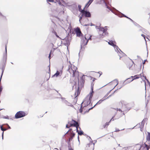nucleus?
<instances>
[{
	"label": "nucleus",
	"instance_id": "obj_1",
	"mask_svg": "<svg viewBox=\"0 0 150 150\" xmlns=\"http://www.w3.org/2000/svg\"><path fill=\"white\" fill-rule=\"evenodd\" d=\"M93 86L94 84L92 82L91 83V92H90V93L86 96L83 102L81 104V108L79 109V111L81 113L85 110V107L88 106L91 103L93 96V93H94L93 91Z\"/></svg>",
	"mask_w": 150,
	"mask_h": 150
},
{
	"label": "nucleus",
	"instance_id": "obj_2",
	"mask_svg": "<svg viewBox=\"0 0 150 150\" xmlns=\"http://www.w3.org/2000/svg\"><path fill=\"white\" fill-rule=\"evenodd\" d=\"M88 42L87 40L86 36H82V38L81 42V50H83L85 49V46L86 45Z\"/></svg>",
	"mask_w": 150,
	"mask_h": 150
},
{
	"label": "nucleus",
	"instance_id": "obj_3",
	"mask_svg": "<svg viewBox=\"0 0 150 150\" xmlns=\"http://www.w3.org/2000/svg\"><path fill=\"white\" fill-rule=\"evenodd\" d=\"M6 54H4L3 56V61L2 63L0 65V69L2 70V76L3 75L4 71L5 69V62L7 59V55H6V46L5 48Z\"/></svg>",
	"mask_w": 150,
	"mask_h": 150
},
{
	"label": "nucleus",
	"instance_id": "obj_4",
	"mask_svg": "<svg viewBox=\"0 0 150 150\" xmlns=\"http://www.w3.org/2000/svg\"><path fill=\"white\" fill-rule=\"evenodd\" d=\"M72 66H69V69L68 71L71 73H73V76L76 77H78L79 76V72L76 70V67H74V69L72 68Z\"/></svg>",
	"mask_w": 150,
	"mask_h": 150
},
{
	"label": "nucleus",
	"instance_id": "obj_5",
	"mask_svg": "<svg viewBox=\"0 0 150 150\" xmlns=\"http://www.w3.org/2000/svg\"><path fill=\"white\" fill-rule=\"evenodd\" d=\"M25 113L22 111H19L15 114V117L16 119H18L25 116Z\"/></svg>",
	"mask_w": 150,
	"mask_h": 150
},
{
	"label": "nucleus",
	"instance_id": "obj_6",
	"mask_svg": "<svg viewBox=\"0 0 150 150\" xmlns=\"http://www.w3.org/2000/svg\"><path fill=\"white\" fill-rule=\"evenodd\" d=\"M68 124H70V127L73 126L74 127H75L76 128V131L78 132V128L79 126L78 122L74 120H72L71 122H68Z\"/></svg>",
	"mask_w": 150,
	"mask_h": 150
},
{
	"label": "nucleus",
	"instance_id": "obj_7",
	"mask_svg": "<svg viewBox=\"0 0 150 150\" xmlns=\"http://www.w3.org/2000/svg\"><path fill=\"white\" fill-rule=\"evenodd\" d=\"M62 42L65 45L68 47L70 44V40H69L68 36L66 37L64 39H62Z\"/></svg>",
	"mask_w": 150,
	"mask_h": 150
},
{
	"label": "nucleus",
	"instance_id": "obj_8",
	"mask_svg": "<svg viewBox=\"0 0 150 150\" xmlns=\"http://www.w3.org/2000/svg\"><path fill=\"white\" fill-rule=\"evenodd\" d=\"M106 99L105 98H103L101 99L93 107L90 108H88L87 110L86 111H84V113L85 114L86 112H89V110H90L92 109L93 108H94L96 105H98L100 104L101 103H102V102L105 100Z\"/></svg>",
	"mask_w": 150,
	"mask_h": 150
},
{
	"label": "nucleus",
	"instance_id": "obj_9",
	"mask_svg": "<svg viewBox=\"0 0 150 150\" xmlns=\"http://www.w3.org/2000/svg\"><path fill=\"white\" fill-rule=\"evenodd\" d=\"M147 120L146 118H144L142 122L141 125L140 124H138L136 126H139L140 128V130L141 131H143V128L144 127V125L145 123V122L147 121Z\"/></svg>",
	"mask_w": 150,
	"mask_h": 150
},
{
	"label": "nucleus",
	"instance_id": "obj_10",
	"mask_svg": "<svg viewBox=\"0 0 150 150\" xmlns=\"http://www.w3.org/2000/svg\"><path fill=\"white\" fill-rule=\"evenodd\" d=\"M108 27V26H105L104 28L102 27H100L98 29L100 31L103 32L104 33H105V34H108V33L107 31Z\"/></svg>",
	"mask_w": 150,
	"mask_h": 150
},
{
	"label": "nucleus",
	"instance_id": "obj_11",
	"mask_svg": "<svg viewBox=\"0 0 150 150\" xmlns=\"http://www.w3.org/2000/svg\"><path fill=\"white\" fill-rule=\"evenodd\" d=\"M62 102L67 106H71L72 107H74V106L70 103L68 102L64 98H61Z\"/></svg>",
	"mask_w": 150,
	"mask_h": 150
},
{
	"label": "nucleus",
	"instance_id": "obj_12",
	"mask_svg": "<svg viewBox=\"0 0 150 150\" xmlns=\"http://www.w3.org/2000/svg\"><path fill=\"white\" fill-rule=\"evenodd\" d=\"M81 13L86 17H90L91 16V14L89 11H85L83 9L81 11Z\"/></svg>",
	"mask_w": 150,
	"mask_h": 150
},
{
	"label": "nucleus",
	"instance_id": "obj_13",
	"mask_svg": "<svg viewBox=\"0 0 150 150\" xmlns=\"http://www.w3.org/2000/svg\"><path fill=\"white\" fill-rule=\"evenodd\" d=\"M108 43L110 45L113 46L114 48L115 51L116 52H117V50H118V47L117 46L114 44L112 40L109 41L108 42Z\"/></svg>",
	"mask_w": 150,
	"mask_h": 150
},
{
	"label": "nucleus",
	"instance_id": "obj_14",
	"mask_svg": "<svg viewBox=\"0 0 150 150\" xmlns=\"http://www.w3.org/2000/svg\"><path fill=\"white\" fill-rule=\"evenodd\" d=\"M116 52L118 54V55L120 57V59L125 54L119 48L118 49V50H117V52Z\"/></svg>",
	"mask_w": 150,
	"mask_h": 150
},
{
	"label": "nucleus",
	"instance_id": "obj_15",
	"mask_svg": "<svg viewBox=\"0 0 150 150\" xmlns=\"http://www.w3.org/2000/svg\"><path fill=\"white\" fill-rule=\"evenodd\" d=\"M62 0H47V1L54 2L55 3H58L59 5H61V1Z\"/></svg>",
	"mask_w": 150,
	"mask_h": 150
},
{
	"label": "nucleus",
	"instance_id": "obj_16",
	"mask_svg": "<svg viewBox=\"0 0 150 150\" xmlns=\"http://www.w3.org/2000/svg\"><path fill=\"white\" fill-rule=\"evenodd\" d=\"M99 38H103L104 37L105 35H108L107 34H105V33H104L103 32L100 31L99 30Z\"/></svg>",
	"mask_w": 150,
	"mask_h": 150
},
{
	"label": "nucleus",
	"instance_id": "obj_17",
	"mask_svg": "<svg viewBox=\"0 0 150 150\" xmlns=\"http://www.w3.org/2000/svg\"><path fill=\"white\" fill-rule=\"evenodd\" d=\"M141 74H140L139 75H135L134 76H131V77L132 78H134V79H132L131 80H130L129 82H131L133 80L137 79H138L140 78V76H141Z\"/></svg>",
	"mask_w": 150,
	"mask_h": 150
},
{
	"label": "nucleus",
	"instance_id": "obj_18",
	"mask_svg": "<svg viewBox=\"0 0 150 150\" xmlns=\"http://www.w3.org/2000/svg\"><path fill=\"white\" fill-rule=\"evenodd\" d=\"M114 81H116V83H117V84L114 87V88L112 90L109 91L107 93L105 96L103 97L104 98H105L108 95V94H109V93L118 84V81L117 79H115L114 80Z\"/></svg>",
	"mask_w": 150,
	"mask_h": 150
},
{
	"label": "nucleus",
	"instance_id": "obj_19",
	"mask_svg": "<svg viewBox=\"0 0 150 150\" xmlns=\"http://www.w3.org/2000/svg\"><path fill=\"white\" fill-rule=\"evenodd\" d=\"M132 79H131L130 78H128L126 80H125V81L123 83V86H124V85L127 84V83H128L130 82H129V81H130V80H131Z\"/></svg>",
	"mask_w": 150,
	"mask_h": 150
},
{
	"label": "nucleus",
	"instance_id": "obj_20",
	"mask_svg": "<svg viewBox=\"0 0 150 150\" xmlns=\"http://www.w3.org/2000/svg\"><path fill=\"white\" fill-rule=\"evenodd\" d=\"M142 146L141 144H137L134 148V150H140Z\"/></svg>",
	"mask_w": 150,
	"mask_h": 150
},
{
	"label": "nucleus",
	"instance_id": "obj_21",
	"mask_svg": "<svg viewBox=\"0 0 150 150\" xmlns=\"http://www.w3.org/2000/svg\"><path fill=\"white\" fill-rule=\"evenodd\" d=\"M0 19L4 21H6V17L3 15L1 12H0Z\"/></svg>",
	"mask_w": 150,
	"mask_h": 150
},
{
	"label": "nucleus",
	"instance_id": "obj_22",
	"mask_svg": "<svg viewBox=\"0 0 150 150\" xmlns=\"http://www.w3.org/2000/svg\"><path fill=\"white\" fill-rule=\"evenodd\" d=\"M77 36L78 37H80L81 36V33L79 28L77 29L76 30Z\"/></svg>",
	"mask_w": 150,
	"mask_h": 150
},
{
	"label": "nucleus",
	"instance_id": "obj_23",
	"mask_svg": "<svg viewBox=\"0 0 150 150\" xmlns=\"http://www.w3.org/2000/svg\"><path fill=\"white\" fill-rule=\"evenodd\" d=\"M133 23L134 24L136 25V26L138 27H140V28H141V29H140V31H145V29H144L142 28V27H141L138 24H137V23H136V22H134V23Z\"/></svg>",
	"mask_w": 150,
	"mask_h": 150
},
{
	"label": "nucleus",
	"instance_id": "obj_24",
	"mask_svg": "<svg viewBox=\"0 0 150 150\" xmlns=\"http://www.w3.org/2000/svg\"><path fill=\"white\" fill-rule=\"evenodd\" d=\"M115 14L117 15L119 17H122L123 16L126 18L127 16L121 13L120 12H119L118 13L116 14Z\"/></svg>",
	"mask_w": 150,
	"mask_h": 150
},
{
	"label": "nucleus",
	"instance_id": "obj_25",
	"mask_svg": "<svg viewBox=\"0 0 150 150\" xmlns=\"http://www.w3.org/2000/svg\"><path fill=\"white\" fill-rule=\"evenodd\" d=\"M146 142L147 143L150 142V133L148 132V135L146 137Z\"/></svg>",
	"mask_w": 150,
	"mask_h": 150
},
{
	"label": "nucleus",
	"instance_id": "obj_26",
	"mask_svg": "<svg viewBox=\"0 0 150 150\" xmlns=\"http://www.w3.org/2000/svg\"><path fill=\"white\" fill-rule=\"evenodd\" d=\"M1 130L3 131V132L2 133V139H3L4 131L6 130L7 129V128H3L2 126L1 127Z\"/></svg>",
	"mask_w": 150,
	"mask_h": 150
},
{
	"label": "nucleus",
	"instance_id": "obj_27",
	"mask_svg": "<svg viewBox=\"0 0 150 150\" xmlns=\"http://www.w3.org/2000/svg\"><path fill=\"white\" fill-rule=\"evenodd\" d=\"M148 144H149V145H148L146 144L145 143H144V144L145 145V147H144V148L146 149V150H149V149L150 148V142L148 143Z\"/></svg>",
	"mask_w": 150,
	"mask_h": 150
},
{
	"label": "nucleus",
	"instance_id": "obj_28",
	"mask_svg": "<svg viewBox=\"0 0 150 150\" xmlns=\"http://www.w3.org/2000/svg\"><path fill=\"white\" fill-rule=\"evenodd\" d=\"M74 136L75 134L74 133H73L71 134L70 135L71 137L69 138V142H70L72 140L73 137H74Z\"/></svg>",
	"mask_w": 150,
	"mask_h": 150
},
{
	"label": "nucleus",
	"instance_id": "obj_29",
	"mask_svg": "<svg viewBox=\"0 0 150 150\" xmlns=\"http://www.w3.org/2000/svg\"><path fill=\"white\" fill-rule=\"evenodd\" d=\"M94 0H89L88 2L86 4V6L88 7L92 3Z\"/></svg>",
	"mask_w": 150,
	"mask_h": 150
},
{
	"label": "nucleus",
	"instance_id": "obj_30",
	"mask_svg": "<svg viewBox=\"0 0 150 150\" xmlns=\"http://www.w3.org/2000/svg\"><path fill=\"white\" fill-rule=\"evenodd\" d=\"M59 72L58 71H57L56 73L54 74L53 76H56L57 77L59 74Z\"/></svg>",
	"mask_w": 150,
	"mask_h": 150
},
{
	"label": "nucleus",
	"instance_id": "obj_31",
	"mask_svg": "<svg viewBox=\"0 0 150 150\" xmlns=\"http://www.w3.org/2000/svg\"><path fill=\"white\" fill-rule=\"evenodd\" d=\"M78 132V134L80 135H81L83 134V132L82 131H79L78 130V132Z\"/></svg>",
	"mask_w": 150,
	"mask_h": 150
},
{
	"label": "nucleus",
	"instance_id": "obj_32",
	"mask_svg": "<svg viewBox=\"0 0 150 150\" xmlns=\"http://www.w3.org/2000/svg\"><path fill=\"white\" fill-rule=\"evenodd\" d=\"M116 114H117V112H115L114 116H113L112 118L109 121V122H110L111 121H114V119L113 118L115 116V115H116Z\"/></svg>",
	"mask_w": 150,
	"mask_h": 150
},
{
	"label": "nucleus",
	"instance_id": "obj_33",
	"mask_svg": "<svg viewBox=\"0 0 150 150\" xmlns=\"http://www.w3.org/2000/svg\"><path fill=\"white\" fill-rule=\"evenodd\" d=\"M109 122H106L105 123V125H103V127L104 128H105L106 126L107 127L109 125Z\"/></svg>",
	"mask_w": 150,
	"mask_h": 150
},
{
	"label": "nucleus",
	"instance_id": "obj_34",
	"mask_svg": "<svg viewBox=\"0 0 150 150\" xmlns=\"http://www.w3.org/2000/svg\"><path fill=\"white\" fill-rule=\"evenodd\" d=\"M78 6L79 11L81 13V11L83 10H82L81 9V6L80 5H79Z\"/></svg>",
	"mask_w": 150,
	"mask_h": 150
},
{
	"label": "nucleus",
	"instance_id": "obj_35",
	"mask_svg": "<svg viewBox=\"0 0 150 150\" xmlns=\"http://www.w3.org/2000/svg\"><path fill=\"white\" fill-rule=\"evenodd\" d=\"M115 110H116L117 111H121V112H122V110H121V109L120 108L118 109V108H113Z\"/></svg>",
	"mask_w": 150,
	"mask_h": 150
},
{
	"label": "nucleus",
	"instance_id": "obj_36",
	"mask_svg": "<svg viewBox=\"0 0 150 150\" xmlns=\"http://www.w3.org/2000/svg\"><path fill=\"white\" fill-rule=\"evenodd\" d=\"M3 118L7 119H9V117L8 116H3Z\"/></svg>",
	"mask_w": 150,
	"mask_h": 150
},
{
	"label": "nucleus",
	"instance_id": "obj_37",
	"mask_svg": "<svg viewBox=\"0 0 150 150\" xmlns=\"http://www.w3.org/2000/svg\"><path fill=\"white\" fill-rule=\"evenodd\" d=\"M54 34L57 38H59V37L58 35H57V34L56 32H54Z\"/></svg>",
	"mask_w": 150,
	"mask_h": 150
},
{
	"label": "nucleus",
	"instance_id": "obj_38",
	"mask_svg": "<svg viewBox=\"0 0 150 150\" xmlns=\"http://www.w3.org/2000/svg\"><path fill=\"white\" fill-rule=\"evenodd\" d=\"M115 91L112 94L108 96L107 98H106V99H108V98H109L110 97L112 96V95L115 92Z\"/></svg>",
	"mask_w": 150,
	"mask_h": 150
},
{
	"label": "nucleus",
	"instance_id": "obj_39",
	"mask_svg": "<svg viewBox=\"0 0 150 150\" xmlns=\"http://www.w3.org/2000/svg\"><path fill=\"white\" fill-rule=\"evenodd\" d=\"M68 150H74L71 147H68Z\"/></svg>",
	"mask_w": 150,
	"mask_h": 150
},
{
	"label": "nucleus",
	"instance_id": "obj_40",
	"mask_svg": "<svg viewBox=\"0 0 150 150\" xmlns=\"http://www.w3.org/2000/svg\"><path fill=\"white\" fill-rule=\"evenodd\" d=\"M93 144V146H94L95 144H94V143H93V141L92 140V141H91V143H90L89 145H90V144Z\"/></svg>",
	"mask_w": 150,
	"mask_h": 150
},
{
	"label": "nucleus",
	"instance_id": "obj_41",
	"mask_svg": "<svg viewBox=\"0 0 150 150\" xmlns=\"http://www.w3.org/2000/svg\"><path fill=\"white\" fill-rule=\"evenodd\" d=\"M2 86L0 87V93L2 91Z\"/></svg>",
	"mask_w": 150,
	"mask_h": 150
},
{
	"label": "nucleus",
	"instance_id": "obj_42",
	"mask_svg": "<svg viewBox=\"0 0 150 150\" xmlns=\"http://www.w3.org/2000/svg\"><path fill=\"white\" fill-rule=\"evenodd\" d=\"M91 36H90V37L88 39H87V40H88V41L89 40H91Z\"/></svg>",
	"mask_w": 150,
	"mask_h": 150
},
{
	"label": "nucleus",
	"instance_id": "obj_43",
	"mask_svg": "<svg viewBox=\"0 0 150 150\" xmlns=\"http://www.w3.org/2000/svg\"><path fill=\"white\" fill-rule=\"evenodd\" d=\"M141 36H142L144 38V39H145V40H146V39H145V35H143V34H142L141 35Z\"/></svg>",
	"mask_w": 150,
	"mask_h": 150
},
{
	"label": "nucleus",
	"instance_id": "obj_44",
	"mask_svg": "<svg viewBox=\"0 0 150 150\" xmlns=\"http://www.w3.org/2000/svg\"><path fill=\"white\" fill-rule=\"evenodd\" d=\"M85 76V75H83L82 77H81V79H82V82H83V81H84V80H83V79L84 77Z\"/></svg>",
	"mask_w": 150,
	"mask_h": 150
},
{
	"label": "nucleus",
	"instance_id": "obj_45",
	"mask_svg": "<svg viewBox=\"0 0 150 150\" xmlns=\"http://www.w3.org/2000/svg\"><path fill=\"white\" fill-rule=\"evenodd\" d=\"M120 131V130H119V129H116L115 130V132H118Z\"/></svg>",
	"mask_w": 150,
	"mask_h": 150
},
{
	"label": "nucleus",
	"instance_id": "obj_46",
	"mask_svg": "<svg viewBox=\"0 0 150 150\" xmlns=\"http://www.w3.org/2000/svg\"><path fill=\"white\" fill-rule=\"evenodd\" d=\"M82 16H83V15ZM82 16L80 17L79 20V21L80 22V20L82 19Z\"/></svg>",
	"mask_w": 150,
	"mask_h": 150
},
{
	"label": "nucleus",
	"instance_id": "obj_47",
	"mask_svg": "<svg viewBox=\"0 0 150 150\" xmlns=\"http://www.w3.org/2000/svg\"><path fill=\"white\" fill-rule=\"evenodd\" d=\"M6 125L8 126V129H11V127L10 126H9V125L8 124H6Z\"/></svg>",
	"mask_w": 150,
	"mask_h": 150
},
{
	"label": "nucleus",
	"instance_id": "obj_48",
	"mask_svg": "<svg viewBox=\"0 0 150 150\" xmlns=\"http://www.w3.org/2000/svg\"><path fill=\"white\" fill-rule=\"evenodd\" d=\"M146 59L144 61V62H143V64H144L145 63V62H146Z\"/></svg>",
	"mask_w": 150,
	"mask_h": 150
},
{
	"label": "nucleus",
	"instance_id": "obj_49",
	"mask_svg": "<svg viewBox=\"0 0 150 150\" xmlns=\"http://www.w3.org/2000/svg\"><path fill=\"white\" fill-rule=\"evenodd\" d=\"M132 22H133V23H134V21L132 20L130 18L129 19Z\"/></svg>",
	"mask_w": 150,
	"mask_h": 150
},
{
	"label": "nucleus",
	"instance_id": "obj_50",
	"mask_svg": "<svg viewBox=\"0 0 150 150\" xmlns=\"http://www.w3.org/2000/svg\"><path fill=\"white\" fill-rule=\"evenodd\" d=\"M51 51L50 52V54H49V59L50 60V54H51Z\"/></svg>",
	"mask_w": 150,
	"mask_h": 150
},
{
	"label": "nucleus",
	"instance_id": "obj_51",
	"mask_svg": "<svg viewBox=\"0 0 150 150\" xmlns=\"http://www.w3.org/2000/svg\"><path fill=\"white\" fill-rule=\"evenodd\" d=\"M143 76L144 77V78L145 79H146V80L147 79L146 77V76H144V75H143Z\"/></svg>",
	"mask_w": 150,
	"mask_h": 150
},
{
	"label": "nucleus",
	"instance_id": "obj_52",
	"mask_svg": "<svg viewBox=\"0 0 150 150\" xmlns=\"http://www.w3.org/2000/svg\"><path fill=\"white\" fill-rule=\"evenodd\" d=\"M70 127V126H69V127H68V125H66V127L67 128H69Z\"/></svg>",
	"mask_w": 150,
	"mask_h": 150
},
{
	"label": "nucleus",
	"instance_id": "obj_53",
	"mask_svg": "<svg viewBox=\"0 0 150 150\" xmlns=\"http://www.w3.org/2000/svg\"><path fill=\"white\" fill-rule=\"evenodd\" d=\"M71 129H69V130H68V131L67 132V133H66V134H67V133L68 132H69V131H70L71 130Z\"/></svg>",
	"mask_w": 150,
	"mask_h": 150
},
{
	"label": "nucleus",
	"instance_id": "obj_54",
	"mask_svg": "<svg viewBox=\"0 0 150 150\" xmlns=\"http://www.w3.org/2000/svg\"><path fill=\"white\" fill-rule=\"evenodd\" d=\"M54 32H55V31L53 29V30H52V32L54 34Z\"/></svg>",
	"mask_w": 150,
	"mask_h": 150
},
{
	"label": "nucleus",
	"instance_id": "obj_55",
	"mask_svg": "<svg viewBox=\"0 0 150 150\" xmlns=\"http://www.w3.org/2000/svg\"><path fill=\"white\" fill-rule=\"evenodd\" d=\"M95 79H96L93 78V82L95 80Z\"/></svg>",
	"mask_w": 150,
	"mask_h": 150
},
{
	"label": "nucleus",
	"instance_id": "obj_56",
	"mask_svg": "<svg viewBox=\"0 0 150 150\" xmlns=\"http://www.w3.org/2000/svg\"><path fill=\"white\" fill-rule=\"evenodd\" d=\"M88 25V24H85V25H84V26H87Z\"/></svg>",
	"mask_w": 150,
	"mask_h": 150
},
{
	"label": "nucleus",
	"instance_id": "obj_57",
	"mask_svg": "<svg viewBox=\"0 0 150 150\" xmlns=\"http://www.w3.org/2000/svg\"><path fill=\"white\" fill-rule=\"evenodd\" d=\"M126 18L129 19H130V18H129L127 16V17H126Z\"/></svg>",
	"mask_w": 150,
	"mask_h": 150
},
{
	"label": "nucleus",
	"instance_id": "obj_58",
	"mask_svg": "<svg viewBox=\"0 0 150 150\" xmlns=\"http://www.w3.org/2000/svg\"><path fill=\"white\" fill-rule=\"evenodd\" d=\"M145 90H146V83H145Z\"/></svg>",
	"mask_w": 150,
	"mask_h": 150
},
{
	"label": "nucleus",
	"instance_id": "obj_59",
	"mask_svg": "<svg viewBox=\"0 0 150 150\" xmlns=\"http://www.w3.org/2000/svg\"><path fill=\"white\" fill-rule=\"evenodd\" d=\"M102 74V73L101 72V73L100 74V76Z\"/></svg>",
	"mask_w": 150,
	"mask_h": 150
},
{
	"label": "nucleus",
	"instance_id": "obj_60",
	"mask_svg": "<svg viewBox=\"0 0 150 150\" xmlns=\"http://www.w3.org/2000/svg\"><path fill=\"white\" fill-rule=\"evenodd\" d=\"M78 140L79 141V136H78Z\"/></svg>",
	"mask_w": 150,
	"mask_h": 150
},
{
	"label": "nucleus",
	"instance_id": "obj_61",
	"mask_svg": "<svg viewBox=\"0 0 150 150\" xmlns=\"http://www.w3.org/2000/svg\"><path fill=\"white\" fill-rule=\"evenodd\" d=\"M49 71H50V67H49Z\"/></svg>",
	"mask_w": 150,
	"mask_h": 150
},
{
	"label": "nucleus",
	"instance_id": "obj_62",
	"mask_svg": "<svg viewBox=\"0 0 150 150\" xmlns=\"http://www.w3.org/2000/svg\"><path fill=\"white\" fill-rule=\"evenodd\" d=\"M135 127H135H134L132 128V129H134V128Z\"/></svg>",
	"mask_w": 150,
	"mask_h": 150
},
{
	"label": "nucleus",
	"instance_id": "obj_63",
	"mask_svg": "<svg viewBox=\"0 0 150 150\" xmlns=\"http://www.w3.org/2000/svg\"><path fill=\"white\" fill-rule=\"evenodd\" d=\"M118 145L119 146H120V144H119Z\"/></svg>",
	"mask_w": 150,
	"mask_h": 150
},
{
	"label": "nucleus",
	"instance_id": "obj_64",
	"mask_svg": "<svg viewBox=\"0 0 150 150\" xmlns=\"http://www.w3.org/2000/svg\"><path fill=\"white\" fill-rule=\"evenodd\" d=\"M11 63L12 64H13V63L12 62H11Z\"/></svg>",
	"mask_w": 150,
	"mask_h": 150
}]
</instances>
